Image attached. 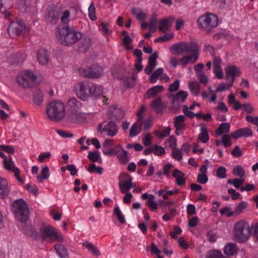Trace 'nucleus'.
<instances>
[{
    "label": "nucleus",
    "instance_id": "nucleus-3",
    "mask_svg": "<svg viewBox=\"0 0 258 258\" xmlns=\"http://www.w3.org/2000/svg\"><path fill=\"white\" fill-rule=\"evenodd\" d=\"M234 233V237L236 241L240 243L243 242L247 240L250 234L252 233V226L250 228L246 221L241 220L235 224Z\"/></svg>",
    "mask_w": 258,
    "mask_h": 258
},
{
    "label": "nucleus",
    "instance_id": "nucleus-9",
    "mask_svg": "<svg viewBox=\"0 0 258 258\" xmlns=\"http://www.w3.org/2000/svg\"><path fill=\"white\" fill-rule=\"evenodd\" d=\"M103 70L98 64H94L86 69H80V74L88 78H97L101 75Z\"/></svg>",
    "mask_w": 258,
    "mask_h": 258
},
{
    "label": "nucleus",
    "instance_id": "nucleus-13",
    "mask_svg": "<svg viewBox=\"0 0 258 258\" xmlns=\"http://www.w3.org/2000/svg\"><path fill=\"white\" fill-rule=\"evenodd\" d=\"M18 9L21 12L28 13L29 15L33 14L36 11V8L32 4L31 0H20Z\"/></svg>",
    "mask_w": 258,
    "mask_h": 258
},
{
    "label": "nucleus",
    "instance_id": "nucleus-55",
    "mask_svg": "<svg viewBox=\"0 0 258 258\" xmlns=\"http://www.w3.org/2000/svg\"><path fill=\"white\" fill-rule=\"evenodd\" d=\"M135 85V78L133 76L126 79L124 81V85L127 88H131Z\"/></svg>",
    "mask_w": 258,
    "mask_h": 258
},
{
    "label": "nucleus",
    "instance_id": "nucleus-6",
    "mask_svg": "<svg viewBox=\"0 0 258 258\" xmlns=\"http://www.w3.org/2000/svg\"><path fill=\"white\" fill-rule=\"evenodd\" d=\"M40 234L42 241L53 242L55 241H61L63 240L61 235L55 231L51 226L41 227L40 229Z\"/></svg>",
    "mask_w": 258,
    "mask_h": 258
},
{
    "label": "nucleus",
    "instance_id": "nucleus-16",
    "mask_svg": "<svg viewBox=\"0 0 258 258\" xmlns=\"http://www.w3.org/2000/svg\"><path fill=\"white\" fill-rule=\"evenodd\" d=\"M60 13L56 7H49L47 13V21L50 23H55L58 20Z\"/></svg>",
    "mask_w": 258,
    "mask_h": 258
},
{
    "label": "nucleus",
    "instance_id": "nucleus-33",
    "mask_svg": "<svg viewBox=\"0 0 258 258\" xmlns=\"http://www.w3.org/2000/svg\"><path fill=\"white\" fill-rule=\"evenodd\" d=\"M187 96V92L182 90L179 91L175 95H170V97H172L173 98V103H175L176 100H179L181 102H183L185 101Z\"/></svg>",
    "mask_w": 258,
    "mask_h": 258
},
{
    "label": "nucleus",
    "instance_id": "nucleus-52",
    "mask_svg": "<svg viewBox=\"0 0 258 258\" xmlns=\"http://www.w3.org/2000/svg\"><path fill=\"white\" fill-rule=\"evenodd\" d=\"M25 188L30 193L32 194L35 196H37L39 189L36 185L34 184L31 185L30 184H28L25 185Z\"/></svg>",
    "mask_w": 258,
    "mask_h": 258
},
{
    "label": "nucleus",
    "instance_id": "nucleus-31",
    "mask_svg": "<svg viewBox=\"0 0 258 258\" xmlns=\"http://www.w3.org/2000/svg\"><path fill=\"white\" fill-rule=\"evenodd\" d=\"M185 52H192V54H198L199 55L198 51V45L197 43L190 42L189 43L184 42Z\"/></svg>",
    "mask_w": 258,
    "mask_h": 258
},
{
    "label": "nucleus",
    "instance_id": "nucleus-1",
    "mask_svg": "<svg viewBox=\"0 0 258 258\" xmlns=\"http://www.w3.org/2000/svg\"><path fill=\"white\" fill-rule=\"evenodd\" d=\"M57 38L63 45L69 46L82 38V34L70 26H59L57 29Z\"/></svg>",
    "mask_w": 258,
    "mask_h": 258
},
{
    "label": "nucleus",
    "instance_id": "nucleus-10",
    "mask_svg": "<svg viewBox=\"0 0 258 258\" xmlns=\"http://www.w3.org/2000/svg\"><path fill=\"white\" fill-rule=\"evenodd\" d=\"M124 116L123 110L116 105L110 106L107 113V117L112 121L120 120Z\"/></svg>",
    "mask_w": 258,
    "mask_h": 258
},
{
    "label": "nucleus",
    "instance_id": "nucleus-26",
    "mask_svg": "<svg viewBox=\"0 0 258 258\" xmlns=\"http://www.w3.org/2000/svg\"><path fill=\"white\" fill-rule=\"evenodd\" d=\"M170 49L171 52L176 55L182 54L185 52L184 42H179L172 45Z\"/></svg>",
    "mask_w": 258,
    "mask_h": 258
},
{
    "label": "nucleus",
    "instance_id": "nucleus-28",
    "mask_svg": "<svg viewBox=\"0 0 258 258\" xmlns=\"http://www.w3.org/2000/svg\"><path fill=\"white\" fill-rule=\"evenodd\" d=\"M89 93L91 96L99 97L103 94V90L101 86L93 85L89 87Z\"/></svg>",
    "mask_w": 258,
    "mask_h": 258
},
{
    "label": "nucleus",
    "instance_id": "nucleus-49",
    "mask_svg": "<svg viewBox=\"0 0 258 258\" xmlns=\"http://www.w3.org/2000/svg\"><path fill=\"white\" fill-rule=\"evenodd\" d=\"M226 169L223 166H220L218 168L216 171V176L221 179L225 178L226 175Z\"/></svg>",
    "mask_w": 258,
    "mask_h": 258
},
{
    "label": "nucleus",
    "instance_id": "nucleus-35",
    "mask_svg": "<svg viewBox=\"0 0 258 258\" xmlns=\"http://www.w3.org/2000/svg\"><path fill=\"white\" fill-rule=\"evenodd\" d=\"M54 248L61 258H65L68 256V250L65 246L60 244H56L54 245Z\"/></svg>",
    "mask_w": 258,
    "mask_h": 258
},
{
    "label": "nucleus",
    "instance_id": "nucleus-23",
    "mask_svg": "<svg viewBox=\"0 0 258 258\" xmlns=\"http://www.w3.org/2000/svg\"><path fill=\"white\" fill-rule=\"evenodd\" d=\"M37 58L40 64L42 65L46 64L49 59V55L47 51L43 48L39 49L38 51Z\"/></svg>",
    "mask_w": 258,
    "mask_h": 258
},
{
    "label": "nucleus",
    "instance_id": "nucleus-64",
    "mask_svg": "<svg viewBox=\"0 0 258 258\" xmlns=\"http://www.w3.org/2000/svg\"><path fill=\"white\" fill-rule=\"evenodd\" d=\"M222 254L218 250L212 251L208 255V258H222Z\"/></svg>",
    "mask_w": 258,
    "mask_h": 258
},
{
    "label": "nucleus",
    "instance_id": "nucleus-59",
    "mask_svg": "<svg viewBox=\"0 0 258 258\" xmlns=\"http://www.w3.org/2000/svg\"><path fill=\"white\" fill-rule=\"evenodd\" d=\"M100 157L99 153L97 152H89L88 159L92 162H97Z\"/></svg>",
    "mask_w": 258,
    "mask_h": 258
},
{
    "label": "nucleus",
    "instance_id": "nucleus-42",
    "mask_svg": "<svg viewBox=\"0 0 258 258\" xmlns=\"http://www.w3.org/2000/svg\"><path fill=\"white\" fill-rule=\"evenodd\" d=\"M163 70L162 68L157 69L150 77V82L152 84L155 83L159 76L163 74Z\"/></svg>",
    "mask_w": 258,
    "mask_h": 258
},
{
    "label": "nucleus",
    "instance_id": "nucleus-24",
    "mask_svg": "<svg viewBox=\"0 0 258 258\" xmlns=\"http://www.w3.org/2000/svg\"><path fill=\"white\" fill-rule=\"evenodd\" d=\"M130 178L124 181L123 182L119 181V186L120 191L122 194H124L126 191L130 190L133 186L132 183V178L127 175Z\"/></svg>",
    "mask_w": 258,
    "mask_h": 258
},
{
    "label": "nucleus",
    "instance_id": "nucleus-51",
    "mask_svg": "<svg viewBox=\"0 0 258 258\" xmlns=\"http://www.w3.org/2000/svg\"><path fill=\"white\" fill-rule=\"evenodd\" d=\"M26 233L29 236H31L35 239H38L40 237V234L33 228H30L26 230Z\"/></svg>",
    "mask_w": 258,
    "mask_h": 258
},
{
    "label": "nucleus",
    "instance_id": "nucleus-54",
    "mask_svg": "<svg viewBox=\"0 0 258 258\" xmlns=\"http://www.w3.org/2000/svg\"><path fill=\"white\" fill-rule=\"evenodd\" d=\"M189 110L190 109L188 108V107L187 105H184L183 106V112L184 115V116L188 117L190 119H192L195 116V113Z\"/></svg>",
    "mask_w": 258,
    "mask_h": 258
},
{
    "label": "nucleus",
    "instance_id": "nucleus-38",
    "mask_svg": "<svg viewBox=\"0 0 258 258\" xmlns=\"http://www.w3.org/2000/svg\"><path fill=\"white\" fill-rule=\"evenodd\" d=\"M201 133L199 135V139L203 143H206L209 140L208 129L206 127L201 128Z\"/></svg>",
    "mask_w": 258,
    "mask_h": 258
},
{
    "label": "nucleus",
    "instance_id": "nucleus-44",
    "mask_svg": "<svg viewBox=\"0 0 258 258\" xmlns=\"http://www.w3.org/2000/svg\"><path fill=\"white\" fill-rule=\"evenodd\" d=\"M113 214L116 216L118 221L121 224H124L125 220L118 206H116L114 209Z\"/></svg>",
    "mask_w": 258,
    "mask_h": 258
},
{
    "label": "nucleus",
    "instance_id": "nucleus-56",
    "mask_svg": "<svg viewBox=\"0 0 258 258\" xmlns=\"http://www.w3.org/2000/svg\"><path fill=\"white\" fill-rule=\"evenodd\" d=\"M173 37L172 34H166L165 35L159 37L154 40V42L155 43H158L159 42H164L167 41L171 40Z\"/></svg>",
    "mask_w": 258,
    "mask_h": 258
},
{
    "label": "nucleus",
    "instance_id": "nucleus-50",
    "mask_svg": "<svg viewBox=\"0 0 258 258\" xmlns=\"http://www.w3.org/2000/svg\"><path fill=\"white\" fill-rule=\"evenodd\" d=\"M158 57L157 52H154L152 55H151L148 60V65L155 68L156 66V59Z\"/></svg>",
    "mask_w": 258,
    "mask_h": 258
},
{
    "label": "nucleus",
    "instance_id": "nucleus-21",
    "mask_svg": "<svg viewBox=\"0 0 258 258\" xmlns=\"http://www.w3.org/2000/svg\"><path fill=\"white\" fill-rule=\"evenodd\" d=\"M68 105L69 107L70 112L80 111L82 107V103L76 98H72L68 101Z\"/></svg>",
    "mask_w": 258,
    "mask_h": 258
},
{
    "label": "nucleus",
    "instance_id": "nucleus-5",
    "mask_svg": "<svg viewBox=\"0 0 258 258\" xmlns=\"http://www.w3.org/2000/svg\"><path fill=\"white\" fill-rule=\"evenodd\" d=\"M13 211L18 221L23 223L27 222L29 216V210L23 200L19 199L14 202Z\"/></svg>",
    "mask_w": 258,
    "mask_h": 258
},
{
    "label": "nucleus",
    "instance_id": "nucleus-18",
    "mask_svg": "<svg viewBox=\"0 0 258 258\" xmlns=\"http://www.w3.org/2000/svg\"><path fill=\"white\" fill-rule=\"evenodd\" d=\"M252 131L248 127H244L237 130L231 134V137L238 139L240 137H247L252 136Z\"/></svg>",
    "mask_w": 258,
    "mask_h": 258
},
{
    "label": "nucleus",
    "instance_id": "nucleus-32",
    "mask_svg": "<svg viewBox=\"0 0 258 258\" xmlns=\"http://www.w3.org/2000/svg\"><path fill=\"white\" fill-rule=\"evenodd\" d=\"M83 245L95 256H98L100 255V252L98 248L94 245L91 242L85 241L83 243Z\"/></svg>",
    "mask_w": 258,
    "mask_h": 258
},
{
    "label": "nucleus",
    "instance_id": "nucleus-14",
    "mask_svg": "<svg viewBox=\"0 0 258 258\" xmlns=\"http://www.w3.org/2000/svg\"><path fill=\"white\" fill-rule=\"evenodd\" d=\"M86 117L81 111L70 112L68 116L67 121L69 123H80L86 121Z\"/></svg>",
    "mask_w": 258,
    "mask_h": 258
},
{
    "label": "nucleus",
    "instance_id": "nucleus-29",
    "mask_svg": "<svg viewBox=\"0 0 258 258\" xmlns=\"http://www.w3.org/2000/svg\"><path fill=\"white\" fill-rule=\"evenodd\" d=\"M33 101L34 103L38 106L41 104L43 101V94L39 89H36L33 92Z\"/></svg>",
    "mask_w": 258,
    "mask_h": 258
},
{
    "label": "nucleus",
    "instance_id": "nucleus-45",
    "mask_svg": "<svg viewBox=\"0 0 258 258\" xmlns=\"http://www.w3.org/2000/svg\"><path fill=\"white\" fill-rule=\"evenodd\" d=\"M233 174L242 178L245 175V171L241 166L237 165L233 169Z\"/></svg>",
    "mask_w": 258,
    "mask_h": 258
},
{
    "label": "nucleus",
    "instance_id": "nucleus-12",
    "mask_svg": "<svg viewBox=\"0 0 258 258\" xmlns=\"http://www.w3.org/2000/svg\"><path fill=\"white\" fill-rule=\"evenodd\" d=\"M75 90L77 96L83 100H86L89 96V87L87 83L81 82L75 86Z\"/></svg>",
    "mask_w": 258,
    "mask_h": 258
},
{
    "label": "nucleus",
    "instance_id": "nucleus-36",
    "mask_svg": "<svg viewBox=\"0 0 258 258\" xmlns=\"http://www.w3.org/2000/svg\"><path fill=\"white\" fill-rule=\"evenodd\" d=\"M237 247L234 243H230L225 246L224 252L226 255L229 256L234 255L237 252Z\"/></svg>",
    "mask_w": 258,
    "mask_h": 258
},
{
    "label": "nucleus",
    "instance_id": "nucleus-17",
    "mask_svg": "<svg viewBox=\"0 0 258 258\" xmlns=\"http://www.w3.org/2000/svg\"><path fill=\"white\" fill-rule=\"evenodd\" d=\"M199 58L198 54H187L179 59V64L184 68L188 63L193 64L196 62Z\"/></svg>",
    "mask_w": 258,
    "mask_h": 258
},
{
    "label": "nucleus",
    "instance_id": "nucleus-19",
    "mask_svg": "<svg viewBox=\"0 0 258 258\" xmlns=\"http://www.w3.org/2000/svg\"><path fill=\"white\" fill-rule=\"evenodd\" d=\"M117 154L115 155L121 164H126L129 161V158L127 156V152L125 150L122 146L118 145V149L117 150Z\"/></svg>",
    "mask_w": 258,
    "mask_h": 258
},
{
    "label": "nucleus",
    "instance_id": "nucleus-11",
    "mask_svg": "<svg viewBox=\"0 0 258 258\" xmlns=\"http://www.w3.org/2000/svg\"><path fill=\"white\" fill-rule=\"evenodd\" d=\"M25 29V25L21 22H12L8 27V32L11 37L15 38L22 34Z\"/></svg>",
    "mask_w": 258,
    "mask_h": 258
},
{
    "label": "nucleus",
    "instance_id": "nucleus-63",
    "mask_svg": "<svg viewBox=\"0 0 258 258\" xmlns=\"http://www.w3.org/2000/svg\"><path fill=\"white\" fill-rule=\"evenodd\" d=\"M204 67V64L202 63H199L195 66V70L197 77L200 76L201 75L204 74V73H203Z\"/></svg>",
    "mask_w": 258,
    "mask_h": 258
},
{
    "label": "nucleus",
    "instance_id": "nucleus-20",
    "mask_svg": "<svg viewBox=\"0 0 258 258\" xmlns=\"http://www.w3.org/2000/svg\"><path fill=\"white\" fill-rule=\"evenodd\" d=\"M10 189L6 179L0 177V198L3 199L7 196Z\"/></svg>",
    "mask_w": 258,
    "mask_h": 258
},
{
    "label": "nucleus",
    "instance_id": "nucleus-2",
    "mask_svg": "<svg viewBox=\"0 0 258 258\" xmlns=\"http://www.w3.org/2000/svg\"><path fill=\"white\" fill-rule=\"evenodd\" d=\"M46 112L50 120L60 121L65 115L64 104L59 101H51L47 105Z\"/></svg>",
    "mask_w": 258,
    "mask_h": 258
},
{
    "label": "nucleus",
    "instance_id": "nucleus-57",
    "mask_svg": "<svg viewBox=\"0 0 258 258\" xmlns=\"http://www.w3.org/2000/svg\"><path fill=\"white\" fill-rule=\"evenodd\" d=\"M156 21L157 19L156 16H154L151 18L149 24H148L150 31L153 32L155 31L156 29Z\"/></svg>",
    "mask_w": 258,
    "mask_h": 258
},
{
    "label": "nucleus",
    "instance_id": "nucleus-62",
    "mask_svg": "<svg viewBox=\"0 0 258 258\" xmlns=\"http://www.w3.org/2000/svg\"><path fill=\"white\" fill-rule=\"evenodd\" d=\"M233 83L231 82L227 84L225 83H221L219 87L216 89V92H222L223 91L226 90L227 89H229L232 86Z\"/></svg>",
    "mask_w": 258,
    "mask_h": 258
},
{
    "label": "nucleus",
    "instance_id": "nucleus-60",
    "mask_svg": "<svg viewBox=\"0 0 258 258\" xmlns=\"http://www.w3.org/2000/svg\"><path fill=\"white\" fill-rule=\"evenodd\" d=\"M118 149V146L115 147L114 149H111L110 150H108L107 147L103 148L102 149L103 153L104 155L107 156H110L111 155H115L116 154H117V150Z\"/></svg>",
    "mask_w": 258,
    "mask_h": 258
},
{
    "label": "nucleus",
    "instance_id": "nucleus-34",
    "mask_svg": "<svg viewBox=\"0 0 258 258\" xmlns=\"http://www.w3.org/2000/svg\"><path fill=\"white\" fill-rule=\"evenodd\" d=\"M247 207V203L245 201H242L239 203V204L237 206L236 209L233 212H230L227 214L228 217H230L233 215H239Z\"/></svg>",
    "mask_w": 258,
    "mask_h": 258
},
{
    "label": "nucleus",
    "instance_id": "nucleus-37",
    "mask_svg": "<svg viewBox=\"0 0 258 258\" xmlns=\"http://www.w3.org/2000/svg\"><path fill=\"white\" fill-rule=\"evenodd\" d=\"M200 84L196 81L190 82L188 84V88L190 92L195 96H198L200 91Z\"/></svg>",
    "mask_w": 258,
    "mask_h": 258
},
{
    "label": "nucleus",
    "instance_id": "nucleus-30",
    "mask_svg": "<svg viewBox=\"0 0 258 258\" xmlns=\"http://www.w3.org/2000/svg\"><path fill=\"white\" fill-rule=\"evenodd\" d=\"M164 90V87L162 86L157 85L154 86L149 89L146 94L148 98H151L156 96L157 94L160 93Z\"/></svg>",
    "mask_w": 258,
    "mask_h": 258
},
{
    "label": "nucleus",
    "instance_id": "nucleus-47",
    "mask_svg": "<svg viewBox=\"0 0 258 258\" xmlns=\"http://www.w3.org/2000/svg\"><path fill=\"white\" fill-rule=\"evenodd\" d=\"M154 196L150 195L149 199L147 202V205L152 211H155L157 209V204L154 201Z\"/></svg>",
    "mask_w": 258,
    "mask_h": 258
},
{
    "label": "nucleus",
    "instance_id": "nucleus-48",
    "mask_svg": "<svg viewBox=\"0 0 258 258\" xmlns=\"http://www.w3.org/2000/svg\"><path fill=\"white\" fill-rule=\"evenodd\" d=\"M88 15L90 19L93 21L96 20L95 15V7L93 3H91L88 8Z\"/></svg>",
    "mask_w": 258,
    "mask_h": 258
},
{
    "label": "nucleus",
    "instance_id": "nucleus-25",
    "mask_svg": "<svg viewBox=\"0 0 258 258\" xmlns=\"http://www.w3.org/2000/svg\"><path fill=\"white\" fill-rule=\"evenodd\" d=\"M172 18H168L161 20L159 26V30L162 32L165 33L170 29L171 26Z\"/></svg>",
    "mask_w": 258,
    "mask_h": 258
},
{
    "label": "nucleus",
    "instance_id": "nucleus-61",
    "mask_svg": "<svg viewBox=\"0 0 258 258\" xmlns=\"http://www.w3.org/2000/svg\"><path fill=\"white\" fill-rule=\"evenodd\" d=\"M4 159V163L5 167L9 170H12L14 167V163L11 160H8L6 158V156L5 155V157L3 158Z\"/></svg>",
    "mask_w": 258,
    "mask_h": 258
},
{
    "label": "nucleus",
    "instance_id": "nucleus-53",
    "mask_svg": "<svg viewBox=\"0 0 258 258\" xmlns=\"http://www.w3.org/2000/svg\"><path fill=\"white\" fill-rule=\"evenodd\" d=\"M153 153L156 156H162L165 154V150L161 146L156 145L154 146Z\"/></svg>",
    "mask_w": 258,
    "mask_h": 258
},
{
    "label": "nucleus",
    "instance_id": "nucleus-46",
    "mask_svg": "<svg viewBox=\"0 0 258 258\" xmlns=\"http://www.w3.org/2000/svg\"><path fill=\"white\" fill-rule=\"evenodd\" d=\"M227 183L232 184L236 188H240L241 185L243 183V180L239 178L229 179L227 180Z\"/></svg>",
    "mask_w": 258,
    "mask_h": 258
},
{
    "label": "nucleus",
    "instance_id": "nucleus-27",
    "mask_svg": "<svg viewBox=\"0 0 258 258\" xmlns=\"http://www.w3.org/2000/svg\"><path fill=\"white\" fill-rule=\"evenodd\" d=\"M142 126V122L137 120L132 126L130 132V136L134 137L137 136L141 132Z\"/></svg>",
    "mask_w": 258,
    "mask_h": 258
},
{
    "label": "nucleus",
    "instance_id": "nucleus-43",
    "mask_svg": "<svg viewBox=\"0 0 258 258\" xmlns=\"http://www.w3.org/2000/svg\"><path fill=\"white\" fill-rule=\"evenodd\" d=\"M91 39L89 37H84L81 40L80 42V47L82 48L81 50L85 51L89 48V47L91 46Z\"/></svg>",
    "mask_w": 258,
    "mask_h": 258
},
{
    "label": "nucleus",
    "instance_id": "nucleus-40",
    "mask_svg": "<svg viewBox=\"0 0 258 258\" xmlns=\"http://www.w3.org/2000/svg\"><path fill=\"white\" fill-rule=\"evenodd\" d=\"M230 125L229 123H222L216 131V133L218 135H221L223 133H228L230 131Z\"/></svg>",
    "mask_w": 258,
    "mask_h": 258
},
{
    "label": "nucleus",
    "instance_id": "nucleus-22",
    "mask_svg": "<svg viewBox=\"0 0 258 258\" xmlns=\"http://www.w3.org/2000/svg\"><path fill=\"white\" fill-rule=\"evenodd\" d=\"M225 72L226 77L228 80H230L231 83L234 81L235 76L238 72V68L235 66H228L226 68Z\"/></svg>",
    "mask_w": 258,
    "mask_h": 258
},
{
    "label": "nucleus",
    "instance_id": "nucleus-15",
    "mask_svg": "<svg viewBox=\"0 0 258 258\" xmlns=\"http://www.w3.org/2000/svg\"><path fill=\"white\" fill-rule=\"evenodd\" d=\"M168 106V102L163 101L161 97H158L153 100L151 103V108L154 109L157 113H162L164 109Z\"/></svg>",
    "mask_w": 258,
    "mask_h": 258
},
{
    "label": "nucleus",
    "instance_id": "nucleus-41",
    "mask_svg": "<svg viewBox=\"0 0 258 258\" xmlns=\"http://www.w3.org/2000/svg\"><path fill=\"white\" fill-rule=\"evenodd\" d=\"M185 116L183 115L176 116L174 117V126L175 128H184L185 123L184 122Z\"/></svg>",
    "mask_w": 258,
    "mask_h": 258
},
{
    "label": "nucleus",
    "instance_id": "nucleus-58",
    "mask_svg": "<svg viewBox=\"0 0 258 258\" xmlns=\"http://www.w3.org/2000/svg\"><path fill=\"white\" fill-rule=\"evenodd\" d=\"M171 154L173 158L178 161H180L182 159V154L177 148L173 149Z\"/></svg>",
    "mask_w": 258,
    "mask_h": 258
},
{
    "label": "nucleus",
    "instance_id": "nucleus-7",
    "mask_svg": "<svg viewBox=\"0 0 258 258\" xmlns=\"http://www.w3.org/2000/svg\"><path fill=\"white\" fill-rule=\"evenodd\" d=\"M37 77L29 70L20 73L17 77L18 83L24 88L32 87Z\"/></svg>",
    "mask_w": 258,
    "mask_h": 258
},
{
    "label": "nucleus",
    "instance_id": "nucleus-4",
    "mask_svg": "<svg viewBox=\"0 0 258 258\" xmlns=\"http://www.w3.org/2000/svg\"><path fill=\"white\" fill-rule=\"evenodd\" d=\"M197 23L202 29L208 33H210L218 26V18L214 14L206 13L199 18Z\"/></svg>",
    "mask_w": 258,
    "mask_h": 258
},
{
    "label": "nucleus",
    "instance_id": "nucleus-8",
    "mask_svg": "<svg viewBox=\"0 0 258 258\" xmlns=\"http://www.w3.org/2000/svg\"><path fill=\"white\" fill-rule=\"evenodd\" d=\"M97 130L100 133H105L109 137L115 136L118 132V127L116 123L111 120L100 122Z\"/></svg>",
    "mask_w": 258,
    "mask_h": 258
},
{
    "label": "nucleus",
    "instance_id": "nucleus-39",
    "mask_svg": "<svg viewBox=\"0 0 258 258\" xmlns=\"http://www.w3.org/2000/svg\"><path fill=\"white\" fill-rule=\"evenodd\" d=\"M49 176V168L47 166L43 167L41 169L40 174L37 175V179L42 182L44 180L48 178Z\"/></svg>",
    "mask_w": 258,
    "mask_h": 258
}]
</instances>
